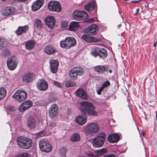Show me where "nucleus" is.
Masks as SVG:
<instances>
[{
	"label": "nucleus",
	"mask_w": 157,
	"mask_h": 157,
	"mask_svg": "<svg viewBox=\"0 0 157 157\" xmlns=\"http://www.w3.org/2000/svg\"><path fill=\"white\" fill-rule=\"evenodd\" d=\"M7 42L4 38H0V49L7 45Z\"/></svg>",
	"instance_id": "obj_38"
},
{
	"label": "nucleus",
	"mask_w": 157,
	"mask_h": 157,
	"mask_svg": "<svg viewBox=\"0 0 157 157\" xmlns=\"http://www.w3.org/2000/svg\"><path fill=\"white\" fill-rule=\"evenodd\" d=\"M82 39L85 41L91 42H97L98 41L99 39H96L94 37L91 36L89 35L84 34L82 36Z\"/></svg>",
	"instance_id": "obj_21"
},
{
	"label": "nucleus",
	"mask_w": 157,
	"mask_h": 157,
	"mask_svg": "<svg viewBox=\"0 0 157 157\" xmlns=\"http://www.w3.org/2000/svg\"><path fill=\"white\" fill-rule=\"evenodd\" d=\"M27 94L24 91L19 90L17 91L13 95L12 97L15 98L20 102L25 100L27 98Z\"/></svg>",
	"instance_id": "obj_4"
},
{
	"label": "nucleus",
	"mask_w": 157,
	"mask_h": 157,
	"mask_svg": "<svg viewBox=\"0 0 157 157\" xmlns=\"http://www.w3.org/2000/svg\"><path fill=\"white\" fill-rule=\"evenodd\" d=\"M79 27L78 23L75 21L71 22L69 25V30L71 31H74L77 30Z\"/></svg>",
	"instance_id": "obj_27"
},
{
	"label": "nucleus",
	"mask_w": 157,
	"mask_h": 157,
	"mask_svg": "<svg viewBox=\"0 0 157 157\" xmlns=\"http://www.w3.org/2000/svg\"><path fill=\"white\" fill-rule=\"evenodd\" d=\"M99 48H94L91 51V54L92 56L96 57L98 56Z\"/></svg>",
	"instance_id": "obj_39"
},
{
	"label": "nucleus",
	"mask_w": 157,
	"mask_h": 157,
	"mask_svg": "<svg viewBox=\"0 0 157 157\" xmlns=\"http://www.w3.org/2000/svg\"><path fill=\"white\" fill-rule=\"evenodd\" d=\"M58 109H49V115L51 118L56 117Z\"/></svg>",
	"instance_id": "obj_32"
},
{
	"label": "nucleus",
	"mask_w": 157,
	"mask_h": 157,
	"mask_svg": "<svg viewBox=\"0 0 157 157\" xmlns=\"http://www.w3.org/2000/svg\"><path fill=\"white\" fill-rule=\"evenodd\" d=\"M56 126L55 123L53 122H50L48 125V126L51 128L55 127Z\"/></svg>",
	"instance_id": "obj_53"
},
{
	"label": "nucleus",
	"mask_w": 157,
	"mask_h": 157,
	"mask_svg": "<svg viewBox=\"0 0 157 157\" xmlns=\"http://www.w3.org/2000/svg\"><path fill=\"white\" fill-rule=\"evenodd\" d=\"M99 129L98 125L94 123L89 124L86 128V131L91 134L97 133Z\"/></svg>",
	"instance_id": "obj_7"
},
{
	"label": "nucleus",
	"mask_w": 157,
	"mask_h": 157,
	"mask_svg": "<svg viewBox=\"0 0 157 157\" xmlns=\"http://www.w3.org/2000/svg\"><path fill=\"white\" fill-rule=\"evenodd\" d=\"M35 44L34 41L32 40H29L25 43V48L28 50H31L34 47Z\"/></svg>",
	"instance_id": "obj_28"
},
{
	"label": "nucleus",
	"mask_w": 157,
	"mask_h": 157,
	"mask_svg": "<svg viewBox=\"0 0 157 157\" xmlns=\"http://www.w3.org/2000/svg\"><path fill=\"white\" fill-rule=\"evenodd\" d=\"M94 19L93 18H91L89 19V21L90 22H93Z\"/></svg>",
	"instance_id": "obj_61"
},
{
	"label": "nucleus",
	"mask_w": 157,
	"mask_h": 157,
	"mask_svg": "<svg viewBox=\"0 0 157 157\" xmlns=\"http://www.w3.org/2000/svg\"><path fill=\"white\" fill-rule=\"evenodd\" d=\"M106 150L104 148H102L101 149L97 151L96 154L97 155H100L105 153Z\"/></svg>",
	"instance_id": "obj_43"
},
{
	"label": "nucleus",
	"mask_w": 157,
	"mask_h": 157,
	"mask_svg": "<svg viewBox=\"0 0 157 157\" xmlns=\"http://www.w3.org/2000/svg\"><path fill=\"white\" fill-rule=\"evenodd\" d=\"M103 90V89L100 87L99 89H98L97 91V94L98 95H100L101 94V91Z\"/></svg>",
	"instance_id": "obj_54"
},
{
	"label": "nucleus",
	"mask_w": 157,
	"mask_h": 157,
	"mask_svg": "<svg viewBox=\"0 0 157 157\" xmlns=\"http://www.w3.org/2000/svg\"><path fill=\"white\" fill-rule=\"evenodd\" d=\"M119 138V136L117 134H110L108 137V140L109 142L113 143L117 142Z\"/></svg>",
	"instance_id": "obj_23"
},
{
	"label": "nucleus",
	"mask_w": 157,
	"mask_h": 157,
	"mask_svg": "<svg viewBox=\"0 0 157 157\" xmlns=\"http://www.w3.org/2000/svg\"><path fill=\"white\" fill-rule=\"evenodd\" d=\"M35 25L38 29L42 28V24L41 21L39 19H36L35 21Z\"/></svg>",
	"instance_id": "obj_41"
},
{
	"label": "nucleus",
	"mask_w": 157,
	"mask_h": 157,
	"mask_svg": "<svg viewBox=\"0 0 157 157\" xmlns=\"http://www.w3.org/2000/svg\"><path fill=\"white\" fill-rule=\"evenodd\" d=\"M23 82L25 83H29L32 82L34 78V75L33 73H27L21 77Z\"/></svg>",
	"instance_id": "obj_13"
},
{
	"label": "nucleus",
	"mask_w": 157,
	"mask_h": 157,
	"mask_svg": "<svg viewBox=\"0 0 157 157\" xmlns=\"http://www.w3.org/2000/svg\"><path fill=\"white\" fill-rule=\"evenodd\" d=\"M53 84L54 85L59 88H61L62 86V84L61 83L56 81H54L53 82Z\"/></svg>",
	"instance_id": "obj_51"
},
{
	"label": "nucleus",
	"mask_w": 157,
	"mask_h": 157,
	"mask_svg": "<svg viewBox=\"0 0 157 157\" xmlns=\"http://www.w3.org/2000/svg\"><path fill=\"white\" fill-rule=\"evenodd\" d=\"M65 85L68 87H73L76 85V83L71 81H67L65 82Z\"/></svg>",
	"instance_id": "obj_40"
},
{
	"label": "nucleus",
	"mask_w": 157,
	"mask_h": 157,
	"mask_svg": "<svg viewBox=\"0 0 157 157\" xmlns=\"http://www.w3.org/2000/svg\"><path fill=\"white\" fill-rule=\"evenodd\" d=\"M105 134L103 132L97 135L93 140V144L94 147H102L105 142Z\"/></svg>",
	"instance_id": "obj_2"
},
{
	"label": "nucleus",
	"mask_w": 157,
	"mask_h": 157,
	"mask_svg": "<svg viewBox=\"0 0 157 157\" xmlns=\"http://www.w3.org/2000/svg\"><path fill=\"white\" fill-rule=\"evenodd\" d=\"M33 105L32 102L30 100H27L22 103L19 108H29Z\"/></svg>",
	"instance_id": "obj_30"
},
{
	"label": "nucleus",
	"mask_w": 157,
	"mask_h": 157,
	"mask_svg": "<svg viewBox=\"0 0 157 157\" xmlns=\"http://www.w3.org/2000/svg\"><path fill=\"white\" fill-rule=\"evenodd\" d=\"M110 85V82L108 80H107L103 82L101 86L103 89L108 86Z\"/></svg>",
	"instance_id": "obj_45"
},
{
	"label": "nucleus",
	"mask_w": 157,
	"mask_h": 157,
	"mask_svg": "<svg viewBox=\"0 0 157 157\" xmlns=\"http://www.w3.org/2000/svg\"><path fill=\"white\" fill-rule=\"evenodd\" d=\"M80 111L84 115H87L91 116H97L98 112L94 110V109H79Z\"/></svg>",
	"instance_id": "obj_11"
},
{
	"label": "nucleus",
	"mask_w": 157,
	"mask_h": 157,
	"mask_svg": "<svg viewBox=\"0 0 157 157\" xmlns=\"http://www.w3.org/2000/svg\"><path fill=\"white\" fill-rule=\"evenodd\" d=\"M40 149L43 151L48 152L52 150V146L47 140H41L39 143Z\"/></svg>",
	"instance_id": "obj_3"
},
{
	"label": "nucleus",
	"mask_w": 157,
	"mask_h": 157,
	"mask_svg": "<svg viewBox=\"0 0 157 157\" xmlns=\"http://www.w3.org/2000/svg\"><path fill=\"white\" fill-rule=\"evenodd\" d=\"M157 44V40L154 43V44H153L154 46V47H156Z\"/></svg>",
	"instance_id": "obj_60"
},
{
	"label": "nucleus",
	"mask_w": 157,
	"mask_h": 157,
	"mask_svg": "<svg viewBox=\"0 0 157 157\" xmlns=\"http://www.w3.org/2000/svg\"><path fill=\"white\" fill-rule=\"evenodd\" d=\"M80 105L82 107H86L87 108H93L92 104L87 101L81 102Z\"/></svg>",
	"instance_id": "obj_35"
},
{
	"label": "nucleus",
	"mask_w": 157,
	"mask_h": 157,
	"mask_svg": "<svg viewBox=\"0 0 157 157\" xmlns=\"http://www.w3.org/2000/svg\"><path fill=\"white\" fill-rule=\"evenodd\" d=\"M18 62L17 58L14 56L9 57L7 61V65L9 70L13 71L17 67Z\"/></svg>",
	"instance_id": "obj_6"
},
{
	"label": "nucleus",
	"mask_w": 157,
	"mask_h": 157,
	"mask_svg": "<svg viewBox=\"0 0 157 157\" xmlns=\"http://www.w3.org/2000/svg\"><path fill=\"white\" fill-rule=\"evenodd\" d=\"M86 120L87 116L86 115H84V117L82 115H80L76 118L75 121L77 123L82 125L86 123Z\"/></svg>",
	"instance_id": "obj_20"
},
{
	"label": "nucleus",
	"mask_w": 157,
	"mask_h": 157,
	"mask_svg": "<svg viewBox=\"0 0 157 157\" xmlns=\"http://www.w3.org/2000/svg\"><path fill=\"white\" fill-rule=\"evenodd\" d=\"M86 154L90 157H97L96 153H93L90 152H88L86 153Z\"/></svg>",
	"instance_id": "obj_48"
},
{
	"label": "nucleus",
	"mask_w": 157,
	"mask_h": 157,
	"mask_svg": "<svg viewBox=\"0 0 157 157\" xmlns=\"http://www.w3.org/2000/svg\"><path fill=\"white\" fill-rule=\"evenodd\" d=\"M37 87L38 89L41 91H45L48 88V84L44 79L39 80L37 83Z\"/></svg>",
	"instance_id": "obj_12"
},
{
	"label": "nucleus",
	"mask_w": 157,
	"mask_h": 157,
	"mask_svg": "<svg viewBox=\"0 0 157 157\" xmlns=\"http://www.w3.org/2000/svg\"><path fill=\"white\" fill-rule=\"evenodd\" d=\"M61 25L63 28H66L68 25V22L66 21H63L61 23Z\"/></svg>",
	"instance_id": "obj_49"
},
{
	"label": "nucleus",
	"mask_w": 157,
	"mask_h": 157,
	"mask_svg": "<svg viewBox=\"0 0 157 157\" xmlns=\"http://www.w3.org/2000/svg\"><path fill=\"white\" fill-rule=\"evenodd\" d=\"M93 69L98 74H103L108 71V67L106 65H99L94 67Z\"/></svg>",
	"instance_id": "obj_9"
},
{
	"label": "nucleus",
	"mask_w": 157,
	"mask_h": 157,
	"mask_svg": "<svg viewBox=\"0 0 157 157\" xmlns=\"http://www.w3.org/2000/svg\"><path fill=\"white\" fill-rule=\"evenodd\" d=\"M45 52L49 55L53 54L56 52L55 48L52 45H48L46 46L44 49Z\"/></svg>",
	"instance_id": "obj_25"
},
{
	"label": "nucleus",
	"mask_w": 157,
	"mask_h": 157,
	"mask_svg": "<svg viewBox=\"0 0 157 157\" xmlns=\"http://www.w3.org/2000/svg\"><path fill=\"white\" fill-rule=\"evenodd\" d=\"M50 71L53 73H56L58 70L59 65L58 61L56 60L51 59L49 61Z\"/></svg>",
	"instance_id": "obj_10"
},
{
	"label": "nucleus",
	"mask_w": 157,
	"mask_h": 157,
	"mask_svg": "<svg viewBox=\"0 0 157 157\" xmlns=\"http://www.w3.org/2000/svg\"><path fill=\"white\" fill-rule=\"evenodd\" d=\"M10 54V52L6 48H5L3 51L2 56L5 57H7Z\"/></svg>",
	"instance_id": "obj_44"
},
{
	"label": "nucleus",
	"mask_w": 157,
	"mask_h": 157,
	"mask_svg": "<svg viewBox=\"0 0 157 157\" xmlns=\"http://www.w3.org/2000/svg\"><path fill=\"white\" fill-rule=\"evenodd\" d=\"M60 46L63 48H69L67 47V45L66 43V41L65 40H64L61 41L60 43Z\"/></svg>",
	"instance_id": "obj_42"
},
{
	"label": "nucleus",
	"mask_w": 157,
	"mask_h": 157,
	"mask_svg": "<svg viewBox=\"0 0 157 157\" xmlns=\"http://www.w3.org/2000/svg\"><path fill=\"white\" fill-rule=\"evenodd\" d=\"M50 10L52 11L60 12L61 8L59 2L56 1H51L48 5Z\"/></svg>",
	"instance_id": "obj_8"
},
{
	"label": "nucleus",
	"mask_w": 157,
	"mask_h": 157,
	"mask_svg": "<svg viewBox=\"0 0 157 157\" xmlns=\"http://www.w3.org/2000/svg\"><path fill=\"white\" fill-rule=\"evenodd\" d=\"M29 29V27L28 25L19 26L18 27L17 30L16 31V33L17 35H20L24 33H26Z\"/></svg>",
	"instance_id": "obj_22"
},
{
	"label": "nucleus",
	"mask_w": 157,
	"mask_h": 157,
	"mask_svg": "<svg viewBox=\"0 0 157 157\" xmlns=\"http://www.w3.org/2000/svg\"><path fill=\"white\" fill-rule=\"evenodd\" d=\"M16 9L12 6L5 7L3 10L2 14L5 16L15 14Z\"/></svg>",
	"instance_id": "obj_15"
},
{
	"label": "nucleus",
	"mask_w": 157,
	"mask_h": 157,
	"mask_svg": "<svg viewBox=\"0 0 157 157\" xmlns=\"http://www.w3.org/2000/svg\"><path fill=\"white\" fill-rule=\"evenodd\" d=\"M73 17L76 20H80L87 19L88 16L85 11L75 10L73 12Z\"/></svg>",
	"instance_id": "obj_5"
},
{
	"label": "nucleus",
	"mask_w": 157,
	"mask_h": 157,
	"mask_svg": "<svg viewBox=\"0 0 157 157\" xmlns=\"http://www.w3.org/2000/svg\"><path fill=\"white\" fill-rule=\"evenodd\" d=\"M80 136L79 134L75 133L72 135L70 138L71 140L72 141H78L80 140Z\"/></svg>",
	"instance_id": "obj_34"
},
{
	"label": "nucleus",
	"mask_w": 157,
	"mask_h": 157,
	"mask_svg": "<svg viewBox=\"0 0 157 157\" xmlns=\"http://www.w3.org/2000/svg\"><path fill=\"white\" fill-rule=\"evenodd\" d=\"M17 142L19 147L26 149L31 148L33 143L32 140L31 139L24 137H18Z\"/></svg>",
	"instance_id": "obj_1"
},
{
	"label": "nucleus",
	"mask_w": 157,
	"mask_h": 157,
	"mask_svg": "<svg viewBox=\"0 0 157 157\" xmlns=\"http://www.w3.org/2000/svg\"><path fill=\"white\" fill-rule=\"evenodd\" d=\"M121 152H120L119 151L117 150L116 151H115V154L116 155H119Z\"/></svg>",
	"instance_id": "obj_57"
},
{
	"label": "nucleus",
	"mask_w": 157,
	"mask_h": 157,
	"mask_svg": "<svg viewBox=\"0 0 157 157\" xmlns=\"http://www.w3.org/2000/svg\"><path fill=\"white\" fill-rule=\"evenodd\" d=\"M44 0H37L32 4L31 7L32 10L36 11L39 10L43 6Z\"/></svg>",
	"instance_id": "obj_16"
},
{
	"label": "nucleus",
	"mask_w": 157,
	"mask_h": 157,
	"mask_svg": "<svg viewBox=\"0 0 157 157\" xmlns=\"http://www.w3.org/2000/svg\"><path fill=\"white\" fill-rule=\"evenodd\" d=\"M86 154L90 157H97L96 153H93L90 152H88L86 153Z\"/></svg>",
	"instance_id": "obj_47"
},
{
	"label": "nucleus",
	"mask_w": 157,
	"mask_h": 157,
	"mask_svg": "<svg viewBox=\"0 0 157 157\" xmlns=\"http://www.w3.org/2000/svg\"><path fill=\"white\" fill-rule=\"evenodd\" d=\"M77 97L81 98L84 100H87L88 97L85 90L82 89H78L75 91Z\"/></svg>",
	"instance_id": "obj_18"
},
{
	"label": "nucleus",
	"mask_w": 157,
	"mask_h": 157,
	"mask_svg": "<svg viewBox=\"0 0 157 157\" xmlns=\"http://www.w3.org/2000/svg\"><path fill=\"white\" fill-rule=\"evenodd\" d=\"M96 5V3L95 2H92L85 5L84 6V9L86 10L89 12H91L93 9H94L95 10V12L94 14L95 15H96L97 14V8L95 7Z\"/></svg>",
	"instance_id": "obj_17"
},
{
	"label": "nucleus",
	"mask_w": 157,
	"mask_h": 157,
	"mask_svg": "<svg viewBox=\"0 0 157 157\" xmlns=\"http://www.w3.org/2000/svg\"><path fill=\"white\" fill-rule=\"evenodd\" d=\"M104 157H115V156L114 154H111L109 155H105Z\"/></svg>",
	"instance_id": "obj_55"
},
{
	"label": "nucleus",
	"mask_w": 157,
	"mask_h": 157,
	"mask_svg": "<svg viewBox=\"0 0 157 157\" xmlns=\"http://www.w3.org/2000/svg\"><path fill=\"white\" fill-rule=\"evenodd\" d=\"M155 113H156V120L157 121V110L155 111Z\"/></svg>",
	"instance_id": "obj_63"
},
{
	"label": "nucleus",
	"mask_w": 157,
	"mask_h": 157,
	"mask_svg": "<svg viewBox=\"0 0 157 157\" xmlns=\"http://www.w3.org/2000/svg\"><path fill=\"white\" fill-rule=\"evenodd\" d=\"M98 56L100 58H105L107 56V52L104 48H99Z\"/></svg>",
	"instance_id": "obj_29"
},
{
	"label": "nucleus",
	"mask_w": 157,
	"mask_h": 157,
	"mask_svg": "<svg viewBox=\"0 0 157 157\" xmlns=\"http://www.w3.org/2000/svg\"><path fill=\"white\" fill-rule=\"evenodd\" d=\"M9 109V110H10V111H14V109H11V108H10V109Z\"/></svg>",
	"instance_id": "obj_62"
},
{
	"label": "nucleus",
	"mask_w": 157,
	"mask_h": 157,
	"mask_svg": "<svg viewBox=\"0 0 157 157\" xmlns=\"http://www.w3.org/2000/svg\"><path fill=\"white\" fill-rule=\"evenodd\" d=\"M67 149L64 147H61L59 151V154L62 157H65Z\"/></svg>",
	"instance_id": "obj_37"
},
{
	"label": "nucleus",
	"mask_w": 157,
	"mask_h": 157,
	"mask_svg": "<svg viewBox=\"0 0 157 157\" xmlns=\"http://www.w3.org/2000/svg\"><path fill=\"white\" fill-rule=\"evenodd\" d=\"M48 98L49 100L51 101H54L57 99L56 96L53 95H50L48 97Z\"/></svg>",
	"instance_id": "obj_50"
},
{
	"label": "nucleus",
	"mask_w": 157,
	"mask_h": 157,
	"mask_svg": "<svg viewBox=\"0 0 157 157\" xmlns=\"http://www.w3.org/2000/svg\"><path fill=\"white\" fill-rule=\"evenodd\" d=\"M46 24L49 28L52 29L54 27L55 24V19L52 16H48L45 20Z\"/></svg>",
	"instance_id": "obj_14"
},
{
	"label": "nucleus",
	"mask_w": 157,
	"mask_h": 157,
	"mask_svg": "<svg viewBox=\"0 0 157 157\" xmlns=\"http://www.w3.org/2000/svg\"><path fill=\"white\" fill-rule=\"evenodd\" d=\"M109 72L110 73H111L112 72V71L111 70H109Z\"/></svg>",
	"instance_id": "obj_64"
},
{
	"label": "nucleus",
	"mask_w": 157,
	"mask_h": 157,
	"mask_svg": "<svg viewBox=\"0 0 157 157\" xmlns=\"http://www.w3.org/2000/svg\"><path fill=\"white\" fill-rule=\"evenodd\" d=\"M18 110L20 112H23L26 110L27 109H18Z\"/></svg>",
	"instance_id": "obj_58"
},
{
	"label": "nucleus",
	"mask_w": 157,
	"mask_h": 157,
	"mask_svg": "<svg viewBox=\"0 0 157 157\" xmlns=\"http://www.w3.org/2000/svg\"><path fill=\"white\" fill-rule=\"evenodd\" d=\"M45 134V133L44 131H41L37 134V136L40 137L44 136Z\"/></svg>",
	"instance_id": "obj_52"
},
{
	"label": "nucleus",
	"mask_w": 157,
	"mask_h": 157,
	"mask_svg": "<svg viewBox=\"0 0 157 157\" xmlns=\"http://www.w3.org/2000/svg\"><path fill=\"white\" fill-rule=\"evenodd\" d=\"M36 124L35 120L33 118L30 117L28 119L27 124L30 129H33L36 126Z\"/></svg>",
	"instance_id": "obj_24"
},
{
	"label": "nucleus",
	"mask_w": 157,
	"mask_h": 157,
	"mask_svg": "<svg viewBox=\"0 0 157 157\" xmlns=\"http://www.w3.org/2000/svg\"><path fill=\"white\" fill-rule=\"evenodd\" d=\"M140 11V9L139 8H138L136 9V12L134 13V15H136Z\"/></svg>",
	"instance_id": "obj_59"
},
{
	"label": "nucleus",
	"mask_w": 157,
	"mask_h": 157,
	"mask_svg": "<svg viewBox=\"0 0 157 157\" xmlns=\"http://www.w3.org/2000/svg\"><path fill=\"white\" fill-rule=\"evenodd\" d=\"M6 89L3 88H0V100L6 96Z\"/></svg>",
	"instance_id": "obj_36"
},
{
	"label": "nucleus",
	"mask_w": 157,
	"mask_h": 157,
	"mask_svg": "<svg viewBox=\"0 0 157 157\" xmlns=\"http://www.w3.org/2000/svg\"><path fill=\"white\" fill-rule=\"evenodd\" d=\"M98 27L95 24H93L90 26L88 29V32L93 34H96L98 32Z\"/></svg>",
	"instance_id": "obj_26"
},
{
	"label": "nucleus",
	"mask_w": 157,
	"mask_h": 157,
	"mask_svg": "<svg viewBox=\"0 0 157 157\" xmlns=\"http://www.w3.org/2000/svg\"><path fill=\"white\" fill-rule=\"evenodd\" d=\"M69 77L73 80H75L78 77V75L75 71L72 69L70 71L69 73Z\"/></svg>",
	"instance_id": "obj_33"
},
{
	"label": "nucleus",
	"mask_w": 157,
	"mask_h": 157,
	"mask_svg": "<svg viewBox=\"0 0 157 157\" xmlns=\"http://www.w3.org/2000/svg\"><path fill=\"white\" fill-rule=\"evenodd\" d=\"M57 105L55 104H52L50 107V108H58Z\"/></svg>",
	"instance_id": "obj_56"
},
{
	"label": "nucleus",
	"mask_w": 157,
	"mask_h": 157,
	"mask_svg": "<svg viewBox=\"0 0 157 157\" xmlns=\"http://www.w3.org/2000/svg\"><path fill=\"white\" fill-rule=\"evenodd\" d=\"M78 75H82L84 73L83 69L80 67H77L72 68Z\"/></svg>",
	"instance_id": "obj_31"
},
{
	"label": "nucleus",
	"mask_w": 157,
	"mask_h": 157,
	"mask_svg": "<svg viewBox=\"0 0 157 157\" xmlns=\"http://www.w3.org/2000/svg\"><path fill=\"white\" fill-rule=\"evenodd\" d=\"M65 40L69 48L75 46L76 44V40L74 37H66Z\"/></svg>",
	"instance_id": "obj_19"
},
{
	"label": "nucleus",
	"mask_w": 157,
	"mask_h": 157,
	"mask_svg": "<svg viewBox=\"0 0 157 157\" xmlns=\"http://www.w3.org/2000/svg\"><path fill=\"white\" fill-rule=\"evenodd\" d=\"M29 155V154L24 153L21 154H18L15 157H28Z\"/></svg>",
	"instance_id": "obj_46"
}]
</instances>
